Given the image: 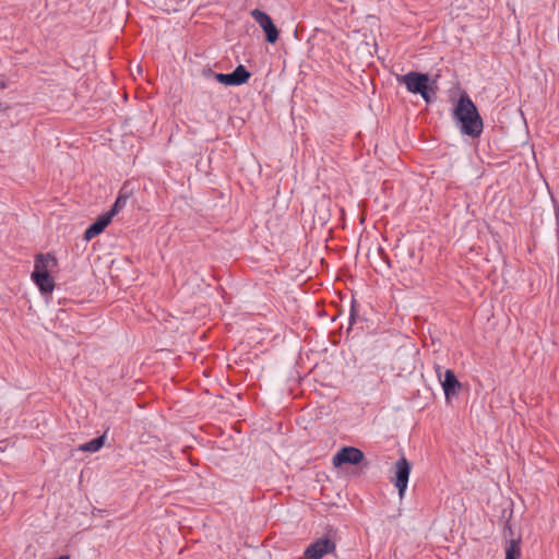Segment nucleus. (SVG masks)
Returning <instances> with one entry per match:
<instances>
[{"mask_svg":"<svg viewBox=\"0 0 559 559\" xmlns=\"http://www.w3.org/2000/svg\"><path fill=\"white\" fill-rule=\"evenodd\" d=\"M454 120L460 124L463 134L478 138L483 132V120L472 99L462 95L453 111Z\"/></svg>","mask_w":559,"mask_h":559,"instance_id":"f257e3e1","label":"nucleus"},{"mask_svg":"<svg viewBox=\"0 0 559 559\" xmlns=\"http://www.w3.org/2000/svg\"><path fill=\"white\" fill-rule=\"evenodd\" d=\"M395 79L399 84H404L409 93L419 94L427 103L432 102L435 91L429 85L428 74L411 71L406 74H397Z\"/></svg>","mask_w":559,"mask_h":559,"instance_id":"f03ea898","label":"nucleus"},{"mask_svg":"<svg viewBox=\"0 0 559 559\" xmlns=\"http://www.w3.org/2000/svg\"><path fill=\"white\" fill-rule=\"evenodd\" d=\"M411 469V464L404 456L397 460L394 464V477L392 478V483L399 489L400 498H403L405 495Z\"/></svg>","mask_w":559,"mask_h":559,"instance_id":"7ed1b4c3","label":"nucleus"},{"mask_svg":"<svg viewBox=\"0 0 559 559\" xmlns=\"http://www.w3.org/2000/svg\"><path fill=\"white\" fill-rule=\"evenodd\" d=\"M336 550L335 543L328 538L322 537L311 543L305 550L306 559H322L329 554H334Z\"/></svg>","mask_w":559,"mask_h":559,"instance_id":"20e7f679","label":"nucleus"},{"mask_svg":"<svg viewBox=\"0 0 559 559\" xmlns=\"http://www.w3.org/2000/svg\"><path fill=\"white\" fill-rule=\"evenodd\" d=\"M436 373L441 382L445 399L449 401L452 396H455L457 394L459 390L461 389V383L459 382L455 373L451 369H447L443 372L442 378V368L440 366H437Z\"/></svg>","mask_w":559,"mask_h":559,"instance_id":"39448f33","label":"nucleus"},{"mask_svg":"<svg viewBox=\"0 0 559 559\" xmlns=\"http://www.w3.org/2000/svg\"><path fill=\"white\" fill-rule=\"evenodd\" d=\"M251 73L242 66H238L231 73H215L217 82L227 86H238L245 84L250 79Z\"/></svg>","mask_w":559,"mask_h":559,"instance_id":"423d86ee","label":"nucleus"},{"mask_svg":"<svg viewBox=\"0 0 559 559\" xmlns=\"http://www.w3.org/2000/svg\"><path fill=\"white\" fill-rule=\"evenodd\" d=\"M251 15H252L253 20L264 31L266 40L270 44H274L278 39V29L274 25L270 15L259 9H254L251 12Z\"/></svg>","mask_w":559,"mask_h":559,"instance_id":"0eeeda50","label":"nucleus"},{"mask_svg":"<svg viewBox=\"0 0 559 559\" xmlns=\"http://www.w3.org/2000/svg\"><path fill=\"white\" fill-rule=\"evenodd\" d=\"M364 460V453L357 448L345 447L333 456L334 466L343 464H359Z\"/></svg>","mask_w":559,"mask_h":559,"instance_id":"6e6552de","label":"nucleus"},{"mask_svg":"<svg viewBox=\"0 0 559 559\" xmlns=\"http://www.w3.org/2000/svg\"><path fill=\"white\" fill-rule=\"evenodd\" d=\"M58 261L51 253H39L35 258L34 272L48 273L57 267Z\"/></svg>","mask_w":559,"mask_h":559,"instance_id":"1a4fd4ad","label":"nucleus"},{"mask_svg":"<svg viewBox=\"0 0 559 559\" xmlns=\"http://www.w3.org/2000/svg\"><path fill=\"white\" fill-rule=\"evenodd\" d=\"M111 217L105 213L99 216L84 233V239L91 240L99 235L111 222Z\"/></svg>","mask_w":559,"mask_h":559,"instance_id":"9d476101","label":"nucleus"},{"mask_svg":"<svg viewBox=\"0 0 559 559\" xmlns=\"http://www.w3.org/2000/svg\"><path fill=\"white\" fill-rule=\"evenodd\" d=\"M32 280L43 293H51L55 288L53 278L48 273L33 272Z\"/></svg>","mask_w":559,"mask_h":559,"instance_id":"9b49d317","label":"nucleus"},{"mask_svg":"<svg viewBox=\"0 0 559 559\" xmlns=\"http://www.w3.org/2000/svg\"><path fill=\"white\" fill-rule=\"evenodd\" d=\"M105 438H106L105 435L97 437L84 444H81L79 447V450L84 451V452H92V453L97 452L104 445Z\"/></svg>","mask_w":559,"mask_h":559,"instance_id":"f8f14e48","label":"nucleus"},{"mask_svg":"<svg viewBox=\"0 0 559 559\" xmlns=\"http://www.w3.org/2000/svg\"><path fill=\"white\" fill-rule=\"evenodd\" d=\"M506 559H521L520 540H510L506 548Z\"/></svg>","mask_w":559,"mask_h":559,"instance_id":"ddd939ff","label":"nucleus"},{"mask_svg":"<svg viewBox=\"0 0 559 559\" xmlns=\"http://www.w3.org/2000/svg\"><path fill=\"white\" fill-rule=\"evenodd\" d=\"M128 199H129L128 195L122 194V192H120V194L116 199L115 203L112 204L111 209L106 213L112 218L116 214H118L126 206Z\"/></svg>","mask_w":559,"mask_h":559,"instance_id":"4468645a","label":"nucleus"},{"mask_svg":"<svg viewBox=\"0 0 559 559\" xmlns=\"http://www.w3.org/2000/svg\"><path fill=\"white\" fill-rule=\"evenodd\" d=\"M5 87V84L3 81H0V88H4Z\"/></svg>","mask_w":559,"mask_h":559,"instance_id":"2eb2a0df","label":"nucleus"},{"mask_svg":"<svg viewBox=\"0 0 559 559\" xmlns=\"http://www.w3.org/2000/svg\"><path fill=\"white\" fill-rule=\"evenodd\" d=\"M556 217H558V218H559V211L557 212Z\"/></svg>","mask_w":559,"mask_h":559,"instance_id":"dca6fc26","label":"nucleus"},{"mask_svg":"<svg viewBox=\"0 0 559 559\" xmlns=\"http://www.w3.org/2000/svg\"><path fill=\"white\" fill-rule=\"evenodd\" d=\"M3 110L2 105L0 104V111Z\"/></svg>","mask_w":559,"mask_h":559,"instance_id":"f3484780","label":"nucleus"}]
</instances>
